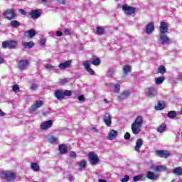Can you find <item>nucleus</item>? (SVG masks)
<instances>
[{"label":"nucleus","mask_w":182,"mask_h":182,"mask_svg":"<svg viewBox=\"0 0 182 182\" xmlns=\"http://www.w3.org/2000/svg\"><path fill=\"white\" fill-rule=\"evenodd\" d=\"M172 173L176 176H182V168L181 166H178L173 169Z\"/></svg>","instance_id":"nucleus-27"},{"label":"nucleus","mask_w":182,"mask_h":182,"mask_svg":"<svg viewBox=\"0 0 182 182\" xmlns=\"http://www.w3.org/2000/svg\"><path fill=\"white\" fill-rule=\"evenodd\" d=\"M167 166H163V165H159L155 167V171H158L159 173H161L163 171H166Z\"/></svg>","instance_id":"nucleus-28"},{"label":"nucleus","mask_w":182,"mask_h":182,"mask_svg":"<svg viewBox=\"0 0 182 182\" xmlns=\"http://www.w3.org/2000/svg\"><path fill=\"white\" fill-rule=\"evenodd\" d=\"M98 182H106V181L103 180V179H99Z\"/></svg>","instance_id":"nucleus-61"},{"label":"nucleus","mask_w":182,"mask_h":182,"mask_svg":"<svg viewBox=\"0 0 182 182\" xmlns=\"http://www.w3.org/2000/svg\"><path fill=\"white\" fill-rule=\"evenodd\" d=\"M43 106V101L42 100H36L35 103H33L30 107V112H36L39 107H42Z\"/></svg>","instance_id":"nucleus-7"},{"label":"nucleus","mask_w":182,"mask_h":182,"mask_svg":"<svg viewBox=\"0 0 182 182\" xmlns=\"http://www.w3.org/2000/svg\"><path fill=\"white\" fill-rule=\"evenodd\" d=\"M64 97L65 96H72V91L65 90L63 91Z\"/></svg>","instance_id":"nucleus-44"},{"label":"nucleus","mask_w":182,"mask_h":182,"mask_svg":"<svg viewBox=\"0 0 182 182\" xmlns=\"http://www.w3.org/2000/svg\"><path fill=\"white\" fill-rule=\"evenodd\" d=\"M31 89V90H36V89H38V85L36 84H32Z\"/></svg>","instance_id":"nucleus-51"},{"label":"nucleus","mask_w":182,"mask_h":182,"mask_svg":"<svg viewBox=\"0 0 182 182\" xmlns=\"http://www.w3.org/2000/svg\"><path fill=\"white\" fill-rule=\"evenodd\" d=\"M31 168L33 171H39V170H41V166H39L38 162H33L31 164Z\"/></svg>","instance_id":"nucleus-26"},{"label":"nucleus","mask_w":182,"mask_h":182,"mask_svg":"<svg viewBox=\"0 0 182 182\" xmlns=\"http://www.w3.org/2000/svg\"><path fill=\"white\" fill-rule=\"evenodd\" d=\"M41 2H48V0H41Z\"/></svg>","instance_id":"nucleus-63"},{"label":"nucleus","mask_w":182,"mask_h":182,"mask_svg":"<svg viewBox=\"0 0 182 182\" xmlns=\"http://www.w3.org/2000/svg\"><path fill=\"white\" fill-rule=\"evenodd\" d=\"M48 141H49L50 143H56V141H58V138H56V137H55V136H50V137L48 138Z\"/></svg>","instance_id":"nucleus-43"},{"label":"nucleus","mask_w":182,"mask_h":182,"mask_svg":"<svg viewBox=\"0 0 182 182\" xmlns=\"http://www.w3.org/2000/svg\"><path fill=\"white\" fill-rule=\"evenodd\" d=\"M145 31L146 33L148 35L153 33V32H154V23L153 22L148 23L146 26Z\"/></svg>","instance_id":"nucleus-19"},{"label":"nucleus","mask_w":182,"mask_h":182,"mask_svg":"<svg viewBox=\"0 0 182 182\" xmlns=\"http://www.w3.org/2000/svg\"><path fill=\"white\" fill-rule=\"evenodd\" d=\"M90 60H85L82 66H84L85 70H87V72H88V73H90V75H95V73L93 70V69L90 68Z\"/></svg>","instance_id":"nucleus-11"},{"label":"nucleus","mask_w":182,"mask_h":182,"mask_svg":"<svg viewBox=\"0 0 182 182\" xmlns=\"http://www.w3.org/2000/svg\"><path fill=\"white\" fill-rule=\"evenodd\" d=\"M87 156L92 166L98 164V163L100 162V159H99V156H97L95 152H90Z\"/></svg>","instance_id":"nucleus-4"},{"label":"nucleus","mask_w":182,"mask_h":182,"mask_svg":"<svg viewBox=\"0 0 182 182\" xmlns=\"http://www.w3.org/2000/svg\"><path fill=\"white\" fill-rule=\"evenodd\" d=\"M60 5H66V0H57Z\"/></svg>","instance_id":"nucleus-50"},{"label":"nucleus","mask_w":182,"mask_h":182,"mask_svg":"<svg viewBox=\"0 0 182 182\" xmlns=\"http://www.w3.org/2000/svg\"><path fill=\"white\" fill-rule=\"evenodd\" d=\"M66 83H68V80L66 79H63L60 81V85H65Z\"/></svg>","instance_id":"nucleus-52"},{"label":"nucleus","mask_w":182,"mask_h":182,"mask_svg":"<svg viewBox=\"0 0 182 182\" xmlns=\"http://www.w3.org/2000/svg\"><path fill=\"white\" fill-rule=\"evenodd\" d=\"M142 178H143V176L141 175L136 176H134L133 181L134 182L140 181H141Z\"/></svg>","instance_id":"nucleus-42"},{"label":"nucleus","mask_w":182,"mask_h":182,"mask_svg":"<svg viewBox=\"0 0 182 182\" xmlns=\"http://www.w3.org/2000/svg\"><path fill=\"white\" fill-rule=\"evenodd\" d=\"M129 96H130V91L125 90L118 96V99L119 100H124V99H127Z\"/></svg>","instance_id":"nucleus-21"},{"label":"nucleus","mask_w":182,"mask_h":182,"mask_svg":"<svg viewBox=\"0 0 182 182\" xmlns=\"http://www.w3.org/2000/svg\"><path fill=\"white\" fill-rule=\"evenodd\" d=\"M146 178L149 180H152V181L159 180V174L155 173L154 172H153L151 171H149L146 173Z\"/></svg>","instance_id":"nucleus-16"},{"label":"nucleus","mask_w":182,"mask_h":182,"mask_svg":"<svg viewBox=\"0 0 182 182\" xmlns=\"http://www.w3.org/2000/svg\"><path fill=\"white\" fill-rule=\"evenodd\" d=\"M10 26H11V28H18V26H21V23L16 20H14L11 21Z\"/></svg>","instance_id":"nucleus-33"},{"label":"nucleus","mask_w":182,"mask_h":182,"mask_svg":"<svg viewBox=\"0 0 182 182\" xmlns=\"http://www.w3.org/2000/svg\"><path fill=\"white\" fill-rule=\"evenodd\" d=\"M167 70H166V67L164 65H160L157 69L156 73H161V75H164V73H166Z\"/></svg>","instance_id":"nucleus-31"},{"label":"nucleus","mask_w":182,"mask_h":182,"mask_svg":"<svg viewBox=\"0 0 182 182\" xmlns=\"http://www.w3.org/2000/svg\"><path fill=\"white\" fill-rule=\"evenodd\" d=\"M1 63H5V59H4V58H0V65Z\"/></svg>","instance_id":"nucleus-59"},{"label":"nucleus","mask_w":182,"mask_h":182,"mask_svg":"<svg viewBox=\"0 0 182 182\" xmlns=\"http://www.w3.org/2000/svg\"><path fill=\"white\" fill-rule=\"evenodd\" d=\"M58 149L60 154H66V153H68V150H69V147H68L66 144H60L58 146Z\"/></svg>","instance_id":"nucleus-25"},{"label":"nucleus","mask_w":182,"mask_h":182,"mask_svg":"<svg viewBox=\"0 0 182 182\" xmlns=\"http://www.w3.org/2000/svg\"><path fill=\"white\" fill-rule=\"evenodd\" d=\"M51 126H53V120L46 121L41 124V130H48V129H50Z\"/></svg>","instance_id":"nucleus-14"},{"label":"nucleus","mask_w":182,"mask_h":182,"mask_svg":"<svg viewBox=\"0 0 182 182\" xmlns=\"http://www.w3.org/2000/svg\"><path fill=\"white\" fill-rule=\"evenodd\" d=\"M164 80H166V77H158L155 78V82H156V85H161V83H163V82H164Z\"/></svg>","instance_id":"nucleus-34"},{"label":"nucleus","mask_w":182,"mask_h":182,"mask_svg":"<svg viewBox=\"0 0 182 182\" xmlns=\"http://www.w3.org/2000/svg\"><path fill=\"white\" fill-rule=\"evenodd\" d=\"M117 136H119V132L114 129H111L107 139L108 140H114Z\"/></svg>","instance_id":"nucleus-17"},{"label":"nucleus","mask_w":182,"mask_h":182,"mask_svg":"<svg viewBox=\"0 0 182 182\" xmlns=\"http://www.w3.org/2000/svg\"><path fill=\"white\" fill-rule=\"evenodd\" d=\"M30 16H31L32 19H38L39 16H41V12L39 9L31 10L29 13Z\"/></svg>","instance_id":"nucleus-20"},{"label":"nucleus","mask_w":182,"mask_h":182,"mask_svg":"<svg viewBox=\"0 0 182 182\" xmlns=\"http://www.w3.org/2000/svg\"><path fill=\"white\" fill-rule=\"evenodd\" d=\"M17 46L18 41L14 40H7L1 43L3 49H15Z\"/></svg>","instance_id":"nucleus-3"},{"label":"nucleus","mask_w":182,"mask_h":182,"mask_svg":"<svg viewBox=\"0 0 182 182\" xmlns=\"http://www.w3.org/2000/svg\"><path fill=\"white\" fill-rule=\"evenodd\" d=\"M144 123V121H143V117L141 115H138L131 125L133 134H139V133L141 132V127Z\"/></svg>","instance_id":"nucleus-1"},{"label":"nucleus","mask_w":182,"mask_h":182,"mask_svg":"<svg viewBox=\"0 0 182 182\" xmlns=\"http://www.w3.org/2000/svg\"><path fill=\"white\" fill-rule=\"evenodd\" d=\"M34 46L35 43H33V41L26 42L23 43V46L26 49H31V48H33Z\"/></svg>","instance_id":"nucleus-30"},{"label":"nucleus","mask_w":182,"mask_h":182,"mask_svg":"<svg viewBox=\"0 0 182 182\" xmlns=\"http://www.w3.org/2000/svg\"><path fill=\"white\" fill-rule=\"evenodd\" d=\"M164 107H166V105L160 101H158L157 105L155 106L156 110H163Z\"/></svg>","instance_id":"nucleus-29"},{"label":"nucleus","mask_w":182,"mask_h":182,"mask_svg":"<svg viewBox=\"0 0 182 182\" xmlns=\"http://www.w3.org/2000/svg\"><path fill=\"white\" fill-rule=\"evenodd\" d=\"M86 164H87V162H86V161L85 160L80 161L79 163L80 170H82V168H85Z\"/></svg>","instance_id":"nucleus-38"},{"label":"nucleus","mask_w":182,"mask_h":182,"mask_svg":"<svg viewBox=\"0 0 182 182\" xmlns=\"http://www.w3.org/2000/svg\"><path fill=\"white\" fill-rule=\"evenodd\" d=\"M166 129H167V125H166V124H162L158 127L157 132L159 133H163Z\"/></svg>","instance_id":"nucleus-32"},{"label":"nucleus","mask_w":182,"mask_h":182,"mask_svg":"<svg viewBox=\"0 0 182 182\" xmlns=\"http://www.w3.org/2000/svg\"><path fill=\"white\" fill-rule=\"evenodd\" d=\"M129 180H130V176H129V175H125L124 177L121 179L122 182H127L129 181Z\"/></svg>","instance_id":"nucleus-45"},{"label":"nucleus","mask_w":182,"mask_h":182,"mask_svg":"<svg viewBox=\"0 0 182 182\" xmlns=\"http://www.w3.org/2000/svg\"><path fill=\"white\" fill-rule=\"evenodd\" d=\"M112 115L109 113H105L103 115V122L107 127H110V126H112Z\"/></svg>","instance_id":"nucleus-10"},{"label":"nucleus","mask_w":182,"mask_h":182,"mask_svg":"<svg viewBox=\"0 0 182 182\" xmlns=\"http://www.w3.org/2000/svg\"><path fill=\"white\" fill-rule=\"evenodd\" d=\"M28 66H29V60L25 59L18 61V68H19L21 70H25Z\"/></svg>","instance_id":"nucleus-12"},{"label":"nucleus","mask_w":182,"mask_h":182,"mask_svg":"<svg viewBox=\"0 0 182 182\" xmlns=\"http://www.w3.org/2000/svg\"><path fill=\"white\" fill-rule=\"evenodd\" d=\"M0 177L6 181H14L16 178V173L12 171H3L0 173Z\"/></svg>","instance_id":"nucleus-2"},{"label":"nucleus","mask_w":182,"mask_h":182,"mask_svg":"<svg viewBox=\"0 0 182 182\" xmlns=\"http://www.w3.org/2000/svg\"><path fill=\"white\" fill-rule=\"evenodd\" d=\"M78 100H79L80 102H85V97H84L83 95H80V96L78 97Z\"/></svg>","instance_id":"nucleus-53"},{"label":"nucleus","mask_w":182,"mask_h":182,"mask_svg":"<svg viewBox=\"0 0 182 182\" xmlns=\"http://www.w3.org/2000/svg\"><path fill=\"white\" fill-rule=\"evenodd\" d=\"M5 116V112L0 109V117H4Z\"/></svg>","instance_id":"nucleus-57"},{"label":"nucleus","mask_w":182,"mask_h":182,"mask_svg":"<svg viewBox=\"0 0 182 182\" xmlns=\"http://www.w3.org/2000/svg\"><path fill=\"white\" fill-rule=\"evenodd\" d=\"M56 36H59V37L63 36V33H62V31H56Z\"/></svg>","instance_id":"nucleus-54"},{"label":"nucleus","mask_w":182,"mask_h":182,"mask_svg":"<svg viewBox=\"0 0 182 182\" xmlns=\"http://www.w3.org/2000/svg\"><path fill=\"white\" fill-rule=\"evenodd\" d=\"M130 137H131L130 133L126 132L124 136V139L125 140H129L130 139Z\"/></svg>","instance_id":"nucleus-47"},{"label":"nucleus","mask_w":182,"mask_h":182,"mask_svg":"<svg viewBox=\"0 0 182 182\" xmlns=\"http://www.w3.org/2000/svg\"><path fill=\"white\" fill-rule=\"evenodd\" d=\"M24 36H26V38H33V36H36V31L33 29L25 31Z\"/></svg>","instance_id":"nucleus-23"},{"label":"nucleus","mask_w":182,"mask_h":182,"mask_svg":"<svg viewBox=\"0 0 182 182\" xmlns=\"http://www.w3.org/2000/svg\"><path fill=\"white\" fill-rule=\"evenodd\" d=\"M72 60H65L64 63H61L58 65L59 69L64 70V69H68L72 66Z\"/></svg>","instance_id":"nucleus-9"},{"label":"nucleus","mask_w":182,"mask_h":182,"mask_svg":"<svg viewBox=\"0 0 182 182\" xmlns=\"http://www.w3.org/2000/svg\"><path fill=\"white\" fill-rule=\"evenodd\" d=\"M4 16L9 21H11V19H15L16 18V14H15V11L12 9H7L4 14Z\"/></svg>","instance_id":"nucleus-6"},{"label":"nucleus","mask_w":182,"mask_h":182,"mask_svg":"<svg viewBox=\"0 0 182 182\" xmlns=\"http://www.w3.org/2000/svg\"><path fill=\"white\" fill-rule=\"evenodd\" d=\"M12 90H13V92H14V93H19V92H20L19 85H18L16 84L13 85Z\"/></svg>","instance_id":"nucleus-39"},{"label":"nucleus","mask_w":182,"mask_h":182,"mask_svg":"<svg viewBox=\"0 0 182 182\" xmlns=\"http://www.w3.org/2000/svg\"><path fill=\"white\" fill-rule=\"evenodd\" d=\"M97 35H103V33H105V30H103V28H102V27L97 26Z\"/></svg>","instance_id":"nucleus-40"},{"label":"nucleus","mask_w":182,"mask_h":182,"mask_svg":"<svg viewBox=\"0 0 182 182\" xmlns=\"http://www.w3.org/2000/svg\"><path fill=\"white\" fill-rule=\"evenodd\" d=\"M114 92V93H117V94L120 93V85L115 84Z\"/></svg>","instance_id":"nucleus-41"},{"label":"nucleus","mask_w":182,"mask_h":182,"mask_svg":"<svg viewBox=\"0 0 182 182\" xmlns=\"http://www.w3.org/2000/svg\"><path fill=\"white\" fill-rule=\"evenodd\" d=\"M19 12L21 15H26V11L22 9H19Z\"/></svg>","instance_id":"nucleus-55"},{"label":"nucleus","mask_w":182,"mask_h":182,"mask_svg":"<svg viewBox=\"0 0 182 182\" xmlns=\"http://www.w3.org/2000/svg\"><path fill=\"white\" fill-rule=\"evenodd\" d=\"M54 96L57 99V100H63L65 99L62 89L55 90Z\"/></svg>","instance_id":"nucleus-15"},{"label":"nucleus","mask_w":182,"mask_h":182,"mask_svg":"<svg viewBox=\"0 0 182 182\" xmlns=\"http://www.w3.org/2000/svg\"><path fill=\"white\" fill-rule=\"evenodd\" d=\"M46 44V39H43L41 40V41L40 42V45L44 46Z\"/></svg>","instance_id":"nucleus-56"},{"label":"nucleus","mask_w":182,"mask_h":182,"mask_svg":"<svg viewBox=\"0 0 182 182\" xmlns=\"http://www.w3.org/2000/svg\"><path fill=\"white\" fill-rule=\"evenodd\" d=\"M123 11H124L127 15H133L136 12V8L129 6L127 4H124L122 6Z\"/></svg>","instance_id":"nucleus-8"},{"label":"nucleus","mask_w":182,"mask_h":182,"mask_svg":"<svg viewBox=\"0 0 182 182\" xmlns=\"http://www.w3.org/2000/svg\"><path fill=\"white\" fill-rule=\"evenodd\" d=\"M104 102H105V103H109V101L107 100V99H104Z\"/></svg>","instance_id":"nucleus-62"},{"label":"nucleus","mask_w":182,"mask_h":182,"mask_svg":"<svg viewBox=\"0 0 182 182\" xmlns=\"http://www.w3.org/2000/svg\"><path fill=\"white\" fill-rule=\"evenodd\" d=\"M91 130H94V132H95V133H99V130L97 129H96V127H91Z\"/></svg>","instance_id":"nucleus-58"},{"label":"nucleus","mask_w":182,"mask_h":182,"mask_svg":"<svg viewBox=\"0 0 182 182\" xmlns=\"http://www.w3.org/2000/svg\"><path fill=\"white\" fill-rule=\"evenodd\" d=\"M159 28H160L161 35H166V33L168 32V26H167V23L164 21L161 22Z\"/></svg>","instance_id":"nucleus-13"},{"label":"nucleus","mask_w":182,"mask_h":182,"mask_svg":"<svg viewBox=\"0 0 182 182\" xmlns=\"http://www.w3.org/2000/svg\"><path fill=\"white\" fill-rule=\"evenodd\" d=\"M143 146V139H138L136 141V144L134 146L135 151H140L141 146Z\"/></svg>","instance_id":"nucleus-22"},{"label":"nucleus","mask_w":182,"mask_h":182,"mask_svg":"<svg viewBox=\"0 0 182 182\" xmlns=\"http://www.w3.org/2000/svg\"><path fill=\"white\" fill-rule=\"evenodd\" d=\"M64 33L65 35H68V36H70V35H71L70 30L68 28H65L64 29Z\"/></svg>","instance_id":"nucleus-46"},{"label":"nucleus","mask_w":182,"mask_h":182,"mask_svg":"<svg viewBox=\"0 0 182 182\" xmlns=\"http://www.w3.org/2000/svg\"><path fill=\"white\" fill-rule=\"evenodd\" d=\"M53 68H55V67L50 64H47L46 65V69H47V70H50V69H53Z\"/></svg>","instance_id":"nucleus-49"},{"label":"nucleus","mask_w":182,"mask_h":182,"mask_svg":"<svg viewBox=\"0 0 182 182\" xmlns=\"http://www.w3.org/2000/svg\"><path fill=\"white\" fill-rule=\"evenodd\" d=\"M155 154L157 157H161V159H168L171 154L168 150H156L155 151Z\"/></svg>","instance_id":"nucleus-5"},{"label":"nucleus","mask_w":182,"mask_h":182,"mask_svg":"<svg viewBox=\"0 0 182 182\" xmlns=\"http://www.w3.org/2000/svg\"><path fill=\"white\" fill-rule=\"evenodd\" d=\"M177 116V112L176 111H170L168 112V117L169 119H174Z\"/></svg>","instance_id":"nucleus-37"},{"label":"nucleus","mask_w":182,"mask_h":182,"mask_svg":"<svg viewBox=\"0 0 182 182\" xmlns=\"http://www.w3.org/2000/svg\"><path fill=\"white\" fill-rule=\"evenodd\" d=\"M102 63V60L99 58H96L92 60V65H94V66H99Z\"/></svg>","instance_id":"nucleus-35"},{"label":"nucleus","mask_w":182,"mask_h":182,"mask_svg":"<svg viewBox=\"0 0 182 182\" xmlns=\"http://www.w3.org/2000/svg\"><path fill=\"white\" fill-rule=\"evenodd\" d=\"M178 78L179 79V80H182V74H179L178 75Z\"/></svg>","instance_id":"nucleus-60"},{"label":"nucleus","mask_w":182,"mask_h":182,"mask_svg":"<svg viewBox=\"0 0 182 182\" xmlns=\"http://www.w3.org/2000/svg\"><path fill=\"white\" fill-rule=\"evenodd\" d=\"M70 157H71V159H76V152L75 151L70 152Z\"/></svg>","instance_id":"nucleus-48"},{"label":"nucleus","mask_w":182,"mask_h":182,"mask_svg":"<svg viewBox=\"0 0 182 182\" xmlns=\"http://www.w3.org/2000/svg\"><path fill=\"white\" fill-rule=\"evenodd\" d=\"M156 93V88L154 87H149L146 90V94L149 97H154Z\"/></svg>","instance_id":"nucleus-24"},{"label":"nucleus","mask_w":182,"mask_h":182,"mask_svg":"<svg viewBox=\"0 0 182 182\" xmlns=\"http://www.w3.org/2000/svg\"><path fill=\"white\" fill-rule=\"evenodd\" d=\"M123 71L125 75H127V73H130V72H132V67H130L129 65H127L123 68Z\"/></svg>","instance_id":"nucleus-36"},{"label":"nucleus","mask_w":182,"mask_h":182,"mask_svg":"<svg viewBox=\"0 0 182 182\" xmlns=\"http://www.w3.org/2000/svg\"><path fill=\"white\" fill-rule=\"evenodd\" d=\"M159 39L162 45H168L170 43V38L166 34H161Z\"/></svg>","instance_id":"nucleus-18"}]
</instances>
